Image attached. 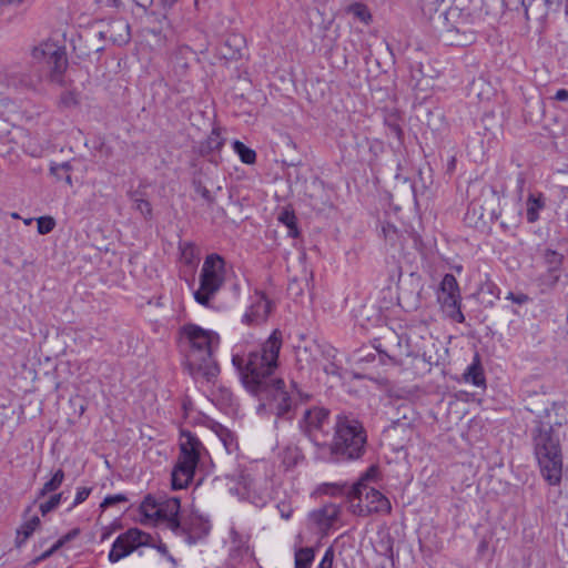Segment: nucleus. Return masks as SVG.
<instances>
[{"instance_id":"f257e3e1","label":"nucleus","mask_w":568,"mask_h":568,"mask_svg":"<svg viewBox=\"0 0 568 568\" xmlns=\"http://www.w3.org/2000/svg\"><path fill=\"white\" fill-rule=\"evenodd\" d=\"M282 344V332L274 329L258 349L251 351L247 355L233 354L232 363L252 392L261 390L267 377L276 369Z\"/></svg>"},{"instance_id":"f03ea898","label":"nucleus","mask_w":568,"mask_h":568,"mask_svg":"<svg viewBox=\"0 0 568 568\" xmlns=\"http://www.w3.org/2000/svg\"><path fill=\"white\" fill-rule=\"evenodd\" d=\"M182 341L187 345L186 361L192 374L214 381L220 368L213 355L220 345V336L212 329L196 324H185L180 329Z\"/></svg>"},{"instance_id":"7ed1b4c3","label":"nucleus","mask_w":568,"mask_h":568,"mask_svg":"<svg viewBox=\"0 0 568 568\" xmlns=\"http://www.w3.org/2000/svg\"><path fill=\"white\" fill-rule=\"evenodd\" d=\"M378 470L369 467L361 478L347 490L349 510L356 516H369L372 514L387 515L392 510L389 499L376 488L369 486V481L376 479Z\"/></svg>"},{"instance_id":"20e7f679","label":"nucleus","mask_w":568,"mask_h":568,"mask_svg":"<svg viewBox=\"0 0 568 568\" xmlns=\"http://www.w3.org/2000/svg\"><path fill=\"white\" fill-rule=\"evenodd\" d=\"M180 454L171 473V487L174 490L186 488L194 478L200 460L207 454L201 440L191 432L182 430Z\"/></svg>"},{"instance_id":"39448f33","label":"nucleus","mask_w":568,"mask_h":568,"mask_svg":"<svg viewBox=\"0 0 568 568\" xmlns=\"http://www.w3.org/2000/svg\"><path fill=\"white\" fill-rule=\"evenodd\" d=\"M535 455L544 478L550 485L561 480L562 460L559 440L554 436L550 426H538L532 434Z\"/></svg>"},{"instance_id":"423d86ee","label":"nucleus","mask_w":568,"mask_h":568,"mask_svg":"<svg viewBox=\"0 0 568 568\" xmlns=\"http://www.w3.org/2000/svg\"><path fill=\"white\" fill-rule=\"evenodd\" d=\"M365 443L366 435L361 423L356 419L339 417L333 443L328 447L331 459L334 462L357 459L364 453Z\"/></svg>"},{"instance_id":"0eeeda50","label":"nucleus","mask_w":568,"mask_h":568,"mask_svg":"<svg viewBox=\"0 0 568 568\" xmlns=\"http://www.w3.org/2000/svg\"><path fill=\"white\" fill-rule=\"evenodd\" d=\"M180 510V498L148 494L139 506V520L145 526H164L173 531L178 529Z\"/></svg>"},{"instance_id":"6e6552de","label":"nucleus","mask_w":568,"mask_h":568,"mask_svg":"<svg viewBox=\"0 0 568 568\" xmlns=\"http://www.w3.org/2000/svg\"><path fill=\"white\" fill-rule=\"evenodd\" d=\"M225 281V262L219 254H210L205 257L201 273L200 286L193 296L196 303L209 307L212 300L221 290Z\"/></svg>"},{"instance_id":"1a4fd4ad","label":"nucleus","mask_w":568,"mask_h":568,"mask_svg":"<svg viewBox=\"0 0 568 568\" xmlns=\"http://www.w3.org/2000/svg\"><path fill=\"white\" fill-rule=\"evenodd\" d=\"M33 60L48 69L52 82L62 83L63 74L68 68V59L64 47L47 40L32 50Z\"/></svg>"},{"instance_id":"9d476101","label":"nucleus","mask_w":568,"mask_h":568,"mask_svg":"<svg viewBox=\"0 0 568 568\" xmlns=\"http://www.w3.org/2000/svg\"><path fill=\"white\" fill-rule=\"evenodd\" d=\"M291 392L286 388L282 379H276L272 384L265 383L257 393L265 395L263 406L278 417L286 416L295 405L296 394L301 395L295 385H291Z\"/></svg>"},{"instance_id":"9b49d317","label":"nucleus","mask_w":568,"mask_h":568,"mask_svg":"<svg viewBox=\"0 0 568 568\" xmlns=\"http://www.w3.org/2000/svg\"><path fill=\"white\" fill-rule=\"evenodd\" d=\"M437 301L443 312L456 321L463 323L465 316L460 310L462 295L458 282L453 274H445L437 291Z\"/></svg>"},{"instance_id":"f8f14e48","label":"nucleus","mask_w":568,"mask_h":568,"mask_svg":"<svg viewBox=\"0 0 568 568\" xmlns=\"http://www.w3.org/2000/svg\"><path fill=\"white\" fill-rule=\"evenodd\" d=\"M153 538L150 534L138 528H130L125 532L119 535L112 544L109 552V560L118 562L125 558L140 547L153 545Z\"/></svg>"},{"instance_id":"ddd939ff","label":"nucleus","mask_w":568,"mask_h":568,"mask_svg":"<svg viewBox=\"0 0 568 568\" xmlns=\"http://www.w3.org/2000/svg\"><path fill=\"white\" fill-rule=\"evenodd\" d=\"M329 413L323 407H312L304 412L301 420V430L317 446H321V440L325 439L328 432Z\"/></svg>"},{"instance_id":"4468645a","label":"nucleus","mask_w":568,"mask_h":568,"mask_svg":"<svg viewBox=\"0 0 568 568\" xmlns=\"http://www.w3.org/2000/svg\"><path fill=\"white\" fill-rule=\"evenodd\" d=\"M211 530V523L207 518L192 513L182 520H178V529H173V534L183 538L189 545L196 544L204 539Z\"/></svg>"},{"instance_id":"2eb2a0df","label":"nucleus","mask_w":568,"mask_h":568,"mask_svg":"<svg viewBox=\"0 0 568 568\" xmlns=\"http://www.w3.org/2000/svg\"><path fill=\"white\" fill-rule=\"evenodd\" d=\"M271 313V302L261 293H256L252 304L243 315V322L248 325L264 323Z\"/></svg>"},{"instance_id":"dca6fc26","label":"nucleus","mask_w":568,"mask_h":568,"mask_svg":"<svg viewBox=\"0 0 568 568\" xmlns=\"http://www.w3.org/2000/svg\"><path fill=\"white\" fill-rule=\"evenodd\" d=\"M215 113L213 112L207 116V123H203L204 126H212L211 134L207 136L206 141L203 144V150L206 152L219 151L224 145V139L221 134V128L215 126L213 120L215 119Z\"/></svg>"},{"instance_id":"f3484780","label":"nucleus","mask_w":568,"mask_h":568,"mask_svg":"<svg viewBox=\"0 0 568 568\" xmlns=\"http://www.w3.org/2000/svg\"><path fill=\"white\" fill-rule=\"evenodd\" d=\"M464 381L477 387L485 386L486 379L478 354L475 355L473 363L465 371Z\"/></svg>"},{"instance_id":"a211bd4d","label":"nucleus","mask_w":568,"mask_h":568,"mask_svg":"<svg viewBox=\"0 0 568 568\" xmlns=\"http://www.w3.org/2000/svg\"><path fill=\"white\" fill-rule=\"evenodd\" d=\"M545 207V197L542 193H530L527 202V221L529 223H535L539 219V211Z\"/></svg>"},{"instance_id":"6ab92c4d","label":"nucleus","mask_w":568,"mask_h":568,"mask_svg":"<svg viewBox=\"0 0 568 568\" xmlns=\"http://www.w3.org/2000/svg\"><path fill=\"white\" fill-rule=\"evenodd\" d=\"M339 515V507L335 504L324 505L314 513L315 520L322 526L332 525Z\"/></svg>"},{"instance_id":"aec40b11","label":"nucleus","mask_w":568,"mask_h":568,"mask_svg":"<svg viewBox=\"0 0 568 568\" xmlns=\"http://www.w3.org/2000/svg\"><path fill=\"white\" fill-rule=\"evenodd\" d=\"M73 168L70 162L50 164V174L53 175L58 181H64L69 186L73 185L71 172Z\"/></svg>"},{"instance_id":"412c9836","label":"nucleus","mask_w":568,"mask_h":568,"mask_svg":"<svg viewBox=\"0 0 568 568\" xmlns=\"http://www.w3.org/2000/svg\"><path fill=\"white\" fill-rule=\"evenodd\" d=\"M390 341L395 343L386 344L385 348H382V345L376 348L378 352L385 353L392 361L397 362L403 355L406 354V351L403 349L402 341L397 335L392 334Z\"/></svg>"},{"instance_id":"4be33fe9","label":"nucleus","mask_w":568,"mask_h":568,"mask_svg":"<svg viewBox=\"0 0 568 568\" xmlns=\"http://www.w3.org/2000/svg\"><path fill=\"white\" fill-rule=\"evenodd\" d=\"M346 12L352 14L354 18H356L362 23L368 26L372 22V13L368 9V7L363 2H353L346 8Z\"/></svg>"},{"instance_id":"5701e85b","label":"nucleus","mask_w":568,"mask_h":568,"mask_svg":"<svg viewBox=\"0 0 568 568\" xmlns=\"http://www.w3.org/2000/svg\"><path fill=\"white\" fill-rule=\"evenodd\" d=\"M40 526V518L32 516L27 519L17 531L18 544L24 542Z\"/></svg>"},{"instance_id":"b1692460","label":"nucleus","mask_w":568,"mask_h":568,"mask_svg":"<svg viewBox=\"0 0 568 568\" xmlns=\"http://www.w3.org/2000/svg\"><path fill=\"white\" fill-rule=\"evenodd\" d=\"M315 558V551L311 547L300 548L295 551V568H311Z\"/></svg>"},{"instance_id":"393cba45","label":"nucleus","mask_w":568,"mask_h":568,"mask_svg":"<svg viewBox=\"0 0 568 568\" xmlns=\"http://www.w3.org/2000/svg\"><path fill=\"white\" fill-rule=\"evenodd\" d=\"M214 430L221 442L223 443L227 453H232L236 449V440L234 435L224 426L217 424L214 427Z\"/></svg>"},{"instance_id":"a878e982","label":"nucleus","mask_w":568,"mask_h":568,"mask_svg":"<svg viewBox=\"0 0 568 568\" xmlns=\"http://www.w3.org/2000/svg\"><path fill=\"white\" fill-rule=\"evenodd\" d=\"M181 250V261L187 265H195L199 260V251L197 247L192 243H183L180 246Z\"/></svg>"},{"instance_id":"bb28decb","label":"nucleus","mask_w":568,"mask_h":568,"mask_svg":"<svg viewBox=\"0 0 568 568\" xmlns=\"http://www.w3.org/2000/svg\"><path fill=\"white\" fill-rule=\"evenodd\" d=\"M234 152L240 156L241 161L245 164H253L256 161V153L254 150L247 148L241 141L233 142Z\"/></svg>"},{"instance_id":"cd10ccee","label":"nucleus","mask_w":568,"mask_h":568,"mask_svg":"<svg viewBox=\"0 0 568 568\" xmlns=\"http://www.w3.org/2000/svg\"><path fill=\"white\" fill-rule=\"evenodd\" d=\"M277 220L288 229L290 236L296 237L298 235V231L296 227V216L293 211L284 209L278 214Z\"/></svg>"},{"instance_id":"c85d7f7f","label":"nucleus","mask_w":568,"mask_h":568,"mask_svg":"<svg viewBox=\"0 0 568 568\" xmlns=\"http://www.w3.org/2000/svg\"><path fill=\"white\" fill-rule=\"evenodd\" d=\"M63 480L64 471L62 469H58L53 474L52 478L43 485V487L39 491V497H43L47 494L57 490L62 485Z\"/></svg>"},{"instance_id":"c756f323","label":"nucleus","mask_w":568,"mask_h":568,"mask_svg":"<svg viewBox=\"0 0 568 568\" xmlns=\"http://www.w3.org/2000/svg\"><path fill=\"white\" fill-rule=\"evenodd\" d=\"M301 458L302 455L296 447H287L282 452V463L286 468L295 466Z\"/></svg>"},{"instance_id":"7c9ffc66","label":"nucleus","mask_w":568,"mask_h":568,"mask_svg":"<svg viewBox=\"0 0 568 568\" xmlns=\"http://www.w3.org/2000/svg\"><path fill=\"white\" fill-rule=\"evenodd\" d=\"M55 226V221L51 216H41L37 219L38 233L41 235L52 232Z\"/></svg>"},{"instance_id":"2f4dec72","label":"nucleus","mask_w":568,"mask_h":568,"mask_svg":"<svg viewBox=\"0 0 568 568\" xmlns=\"http://www.w3.org/2000/svg\"><path fill=\"white\" fill-rule=\"evenodd\" d=\"M61 499H62V494H55V495L51 496L49 498V500L41 503L39 506L41 514L44 516L48 513H50L51 510L55 509L60 505Z\"/></svg>"},{"instance_id":"473e14b6","label":"nucleus","mask_w":568,"mask_h":568,"mask_svg":"<svg viewBox=\"0 0 568 568\" xmlns=\"http://www.w3.org/2000/svg\"><path fill=\"white\" fill-rule=\"evenodd\" d=\"M134 209L139 211L145 219H150L152 216V206L148 200L135 197Z\"/></svg>"},{"instance_id":"72a5a7b5","label":"nucleus","mask_w":568,"mask_h":568,"mask_svg":"<svg viewBox=\"0 0 568 568\" xmlns=\"http://www.w3.org/2000/svg\"><path fill=\"white\" fill-rule=\"evenodd\" d=\"M126 500L128 498L124 494L109 495L104 497V499L100 504V507L104 510L113 505L125 503Z\"/></svg>"},{"instance_id":"f704fd0d","label":"nucleus","mask_w":568,"mask_h":568,"mask_svg":"<svg viewBox=\"0 0 568 568\" xmlns=\"http://www.w3.org/2000/svg\"><path fill=\"white\" fill-rule=\"evenodd\" d=\"M91 494V488L88 487H79L77 489V494L72 504V507H75L80 504H82Z\"/></svg>"},{"instance_id":"c9c22d12","label":"nucleus","mask_w":568,"mask_h":568,"mask_svg":"<svg viewBox=\"0 0 568 568\" xmlns=\"http://www.w3.org/2000/svg\"><path fill=\"white\" fill-rule=\"evenodd\" d=\"M333 560H334V550L332 547H329L325 550V554H324L322 560L320 561L317 568H332Z\"/></svg>"},{"instance_id":"e433bc0d","label":"nucleus","mask_w":568,"mask_h":568,"mask_svg":"<svg viewBox=\"0 0 568 568\" xmlns=\"http://www.w3.org/2000/svg\"><path fill=\"white\" fill-rule=\"evenodd\" d=\"M74 535H77V530H74L73 532L71 534H68L65 535L63 538L59 539L48 551H45L42 556H41V559H44L47 557H49L51 554H53L57 549H59L65 541L70 540L71 537H73Z\"/></svg>"},{"instance_id":"4c0bfd02","label":"nucleus","mask_w":568,"mask_h":568,"mask_svg":"<svg viewBox=\"0 0 568 568\" xmlns=\"http://www.w3.org/2000/svg\"><path fill=\"white\" fill-rule=\"evenodd\" d=\"M506 300L508 301H511L513 303H516V304H525L529 301V297L527 294H524V293H520V294H515L513 292H509L506 296Z\"/></svg>"},{"instance_id":"58836bf2","label":"nucleus","mask_w":568,"mask_h":568,"mask_svg":"<svg viewBox=\"0 0 568 568\" xmlns=\"http://www.w3.org/2000/svg\"><path fill=\"white\" fill-rule=\"evenodd\" d=\"M322 368L327 375H332V376L341 375V373H339L341 367L335 362L325 363L322 365Z\"/></svg>"},{"instance_id":"ea45409f","label":"nucleus","mask_w":568,"mask_h":568,"mask_svg":"<svg viewBox=\"0 0 568 568\" xmlns=\"http://www.w3.org/2000/svg\"><path fill=\"white\" fill-rule=\"evenodd\" d=\"M206 115V112L202 109H196L195 112H192L190 114V119L193 123V125H196L201 129L200 120H203Z\"/></svg>"},{"instance_id":"a19ab883","label":"nucleus","mask_w":568,"mask_h":568,"mask_svg":"<svg viewBox=\"0 0 568 568\" xmlns=\"http://www.w3.org/2000/svg\"><path fill=\"white\" fill-rule=\"evenodd\" d=\"M24 1L26 0H0V9L11 8V7H19Z\"/></svg>"},{"instance_id":"79ce46f5","label":"nucleus","mask_w":568,"mask_h":568,"mask_svg":"<svg viewBox=\"0 0 568 568\" xmlns=\"http://www.w3.org/2000/svg\"><path fill=\"white\" fill-rule=\"evenodd\" d=\"M555 100L560 102L568 101V90L559 89L555 94Z\"/></svg>"},{"instance_id":"37998d69","label":"nucleus","mask_w":568,"mask_h":568,"mask_svg":"<svg viewBox=\"0 0 568 568\" xmlns=\"http://www.w3.org/2000/svg\"><path fill=\"white\" fill-rule=\"evenodd\" d=\"M196 192L206 201H211V193L205 186L199 184L196 186Z\"/></svg>"},{"instance_id":"c03bdc74","label":"nucleus","mask_w":568,"mask_h":568,"mask_svg":"<svg viewBox=\"0 0 568 568\" xmlns=\"http://www.w3.org/2000/svg\"><path fill=\"white\" fill-rule=\"evenodd\" d=\"M118 29L125 31V37L121 39V41L125 42L129 39V24L124 22H116L115 26Z\"/></svg>"},{"instance_id":"a18cd8bd","label":"nucleus","mask_w":568,"mask_h":568,"mask_svg":"<svg viewBox=\"0 0 568 568\" xmlns=\"http://www.w3.org/2000/svg\"><path fill=\"white\" fill-rule=\"evenodd\" d=\"M9 88L0 80V103H3L7 99Z\"/></svg>"},{"instance_id":"49530a36","label":"nucleus","mask_w":568,"mask_h":568,"mask_svg":"<svg viewBox=\"0 0 568 568\" xmlns=\"http://www.w3.org/2000/svg\"><path fill=\"white\" fill-rule=\"evenodd\" d=\"M163 2L164 6H173L175 2H178L179 0H161Z\"/></svg>"},{"instance_id":"de8ad7c7","label":"nucleus","mask_w":568,"mask_h":568,"mask_svg":"<svg viewBox=\"0 0 568 568\" xmlns=\"http://www.w3.org/2000/svg\"><path fill=\"white\" fill-rule=\"evenodd\" d=\"M67 103H78V100L73 94H70V101H68Z\"/></svg>"},{"instance_id":"09e8293b","label":"nucleus","mask_w":568,"mask_h":568,"mask_svg":"<svg viewBox=\"0 0 568 568\" xmlns=\"http://www.w3.org/2000/svg\"><path fill=\"white\" fill-rule=\"evenodd\" d=\"M32 221H33V219H32V217H28V219H24V220H23V223H24L26 225H30V224L32 223Z\"/></svg>"},{"instance_id":"8fccbe9b","label":"nucleus","mask_w":568,"mask_h":568,"mask_svg":"<svg viewBox=\"0 0 568 568\" xmlns=\"http://www.w3.org/2000/svg\"><path fill=\"white\" fill-rule=\"evenodd\" d=\"M12 219H20L19 214L17 212L11 213Z\"/></svg>"}]
</instances>
